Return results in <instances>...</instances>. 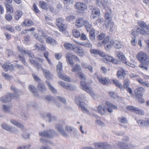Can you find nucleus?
<instances>
[{
	"label": "nucleus",
	"instance_id": "obj_1",
	"mask_svg": "<svg viewBox=\"0 0 149 149\" xmlns=\"http://www.w3.org/2000/svg\"><path fill=\"white\" fill-rule=\"evenodd\" d=\"M79 78L82 81H81V88L84 90L86 92L88 93L93 97L95 96L91 87L86 84V83L83 81L86 79L85 75L83 73L79 72L77 74Z\"/></svg>",
	"mask_w": 149,
	"mask_h": 149
},
{
	"label": "nucleus",
	"instance_id": "obj_2",
	"mask_svg": "<svg viewBox=\"0 0 149 149\" xmlns=\"http://www.w3.org/2000/svg\"><path fill=\"white\" fill-rule=\"evenodd\" d=\"M65 57L67 59L68 63L72 66L71 71L73 72H75L77 74L79 72H80L82 70L81 68L80 65L78 64H75L74 66H73L74 64V62L73 60H71L72 58H76V59H78L77 57L75 55H73L71 54L68 53L66 54Z\"/></svg>",
	"mask_w": 149,
	"mask_h": 149
},
{
	"label": "nucleus",
	"instance_id": "obj_3",
	"mask_svg": "<svg viewBox=\"0 0 149 149\" xmlns=\"http://www.w3.org/2000/svg\"><path fill=\"white\" fill-rule=\"evenodd\" d=\"M106 105L109 108H106L105 106L103 104H100L97 107V112L102 115L104 114L108 111L109 112L112 113L113 112L112 109H117L116 106L112 104L111 103L107 102Z\"/></svg>",
	"mask_w": 149,
	"mask_h": 149
},
{
	"label": "nucleus",
	"instance_id": "obj_4",
	"mask_svg": "<svg viewBox=\"0 0 149 149\" xmlns=\"http://www.w3.org/2000/svg\"><path fill=\"white\" fill-rule=\"evenodd\" d=\"M136 57L141 63L139 66L141 68L147 70L148 69L147 67L144 65L148 64L149 62L148 58L146 54L143 52H140L137 54Z\"/></svg>",
	"mask_w": 149,
	"mask_h": 149
},
{
	"label": "nucleus",
	"instance_id": "obj_5",
	"mask_svg": "<svg viewBox=\"0 0 149 149\" xmlns=\"http://www.w3.org/2000/svg\"><path fill=\"white\" fill-rule=\"evenodd\" d=\"M138 24L140 27H138L135 31L136 33L145 35L148 34V31H146L145 29L148 30L149 31V24L147 26L144 22L142 21H138Z\"/></svg>",
	"mask_w": 149,
	"mask_h": 149
},
{
	"label": "nucleus",
	"instance_id": "obj_6",
	"mask_svg": "<svg viewBox=\"0 0 149 149\" xmlns=\"http://www.w3.org/2000/svg\"><path fill=\"white\" fill-rule=\"evenodd\" d=\"M56 68L57 71L58 73V76L59 78L67 81H70V79L69 77L62 74V68L61 63H59L56 66Z\"/></svg>",
	"mask_w": 149,
	"mask_h": 149
},
{
	"label": "nucleus",
	"instance_id": "obj_7",
	"mask_svg": "<svg viewBox=\"0 0 149 149\" xmlns=\"http://www.w3.org/2000/svg\"><path fill=\"white\" fill-rule=\"evenodd\" d=\"M114 42L113 41L110 40L109 37L107 36L102 41L101 45H104V48L107 51H108L113 45Z\"/></svg>",
	"mask_w": 149,
	"mask_h": 149
},
{
	"label": "nucleus",
	"instance_id": "obj_8",
	"mask_svg": "<svg viewBox=\"0 0 149 149\" xmlns=\"http://www.w3.org/2000/svg\"><path fill=\"white\" fill-rule=\"evenodd\" d=\"M55 134V131L52 130H48L40 132L39 135L43 137L47 138H52Z\"/></svg>",
	"mask_w": 149,
	"mask_h": 149
},
{
	"label": "nucleus",
	"instance_id": "obj_9",
	"mask_svg": "<svg viewBox=\"0 0 149 149\" xmlns=\"http://www.w3.org/2000/svg\"><path fill=\"white\" fill-rule=\"evenodd\" d=\"M58 84L63 88L67 90L74 91L76 88V87L74 85L68 83H65L61 81L58 82Z\"/></svg>",
	"mask_w": 149,
	"mask_h": 149
},
{
	"label": "nucleus",
	"instance_id": "obj_10",
	"mask_svg": "<svg viewBox=\"0 0 149 149\" xmlns=\"http://www.w3.org/2000/svg\"><path fill=\"white\" fill-rule=\"evenodd\" d=\"M116 54L118 58L120 60L122 61L123 63L131 67H133L134 65L133 64L126 61V58L122 52L120 51L117 52Z\"/></svg>",
	"mask_w": 149,
	"mask_h": 149
},
{
	"label": "nucleus",
	"instance_id": "obj_11",
	"mask_svg": "<svg viewBox=\"0 0 149 149\" xmlns=\"http://www.w3.org/2000/svg\"><path fill=\"white\" fill-rule=\"evenodd\" d=\"M116 54L118 58L120 60L122 61L123 63L131 67H133L134 65L133 64L126 61V58L122 52L120 51L117 52Z\"/></svg>",
	"mask_w": 149,
	"mask_h": 149
},
{
	"label": "nucleus",
	"instance_id": "obj_12",
	"mask_svg": "<svg viewBox=\"0 0 149 149\" xmlns=\"http://www.w3.org/2000/svg\"><path fill=\"white\" fill-rule=\"evenodd\" d=\"M116 54L118 58L120 60L122 61L123 63L131 67H133L134 65L133 64L126 61V58L122 52L120 51L117 52Z\"/></svg>",
	"mask_w": 149,
	"mask_h": 149
},
{
	"label": "nucleus",
	"instance_id": "obj_13",
	"mask_svg": "<svg viewBox=\"0 0 149 149\" xmlns=\"http://www.w3.org/2000/svg\"><path fill=\"white\" fill-rule=\"evenodd\" d=\"M76 102L79 107L81 109L83 112H86L88 114H90L89 111L86 107V105L84 102L80 101L79 100H77Z\"/></svg>",
	"mask_w": 149,
	"mask_h": 149
},
{
	"label": "nucleus",
	"instance_id": "obj_14",
	"mask_svg": "<svg viewBox=\"0 0 149 149\" xmlns=\"http://www.w3.org/2000/svg\"><path fill=\"white\" fill-rule=\"evenodd\" d=\"M95 146L96 148L99 149H110L112 147L111 145L107 142L96 143Z\"/></svg>",
	"mask_w": 149,
	"mask_h": 149
},
{
	"label": "nucleus",
	"instance_id": "obj_15",
	"mask_svg": "<svg viewBox=\"0 0 149 149\" xmlns=\"http://www.w3.org/2000/svg\"><path fill=\"white\" fill-rule=\"evenodd\" d=\"M13 93H8L6 95L3 96L0 99V100L3 103H7L10 102L12 98L14 96Z\"/></svg>",
	"mask_w": 149,
	"mask_h": 149
},
{
	"label": "nucleus",
	"instance_id": "obj_16",
	"mask_svg": "<svg viewBox=\"0 0 149 149\" xmlns=\"http://www.w3.org/2000/svg\"><path fill=\"white\" fill-rule=\"evenodd\" d=\"M126 109L127 110L134 112L137 113L141 115H144V112L143 111L133 106H127L126 107Z\"/></svg>",
	"mask_w": 149,
	"mask_h": 149
},
{
	"label": "nucleus",
	"instance_id": "obj_17",
	"mask_svg": "<svg viewBox=\"0 0 149 149\" xmlns=\"http://www.w3.org/2000/svg\"><path fill=\"white\" fill-rule=\"evenodd\" d=\"M128 145L122 142L119 141L114 146L115 149H128Z\"/></svg>",
	"mask_w": 149,
	"mask_h": 149
},
{
	"label": "nucleus",
	"instance_id": "obj_18",
	"mask_svg": "<svg viewBox=\"0 0 149 149\" xmlns=\"http://www.w3.org/2000/svg\"><path fill=\"white\" fill-rule=\"evenodd\" d=\"M95 77L96 76L97 79L102 84L106 85L109 82V79L107 77H102L100 76H98L96 73H95Z\"/></svg>",
	"mask_w": 149,
	"mask_h": 149
},
{
	"label": "nucleus",
	"instance_id": "obj_19",
	"mask_svg": "<svg viewBox=\"0 0 149 149\" xmlns=\"http://www.w3.org/2000/svg\"><path fill=\"white\" fill-rule=\"evenodd\" d=\"M56 128L58 132L62 135L64 137H68V135L65 131L62 125L57 124L56 125Z\"/></svg>",
	"mask_w": 149,
	"mask_h": 149
},
{
	"label": "nucleus",
	"instance_id": "obj_20",
	"mask_svg": "<svg viewBox=\"0 0 149 149\" xmlns=\"http://www.w3.org/2000/svg\"><path fill=\"white\" fill-rule=\"evenodd\" d=\"M1 127L4 130L9 131L11 132H14V129L10 126L8 124L5 123H3L1 124Z\"/></svg>",
	"mask_w": 149,
	"mask_h": 149
},
{
	"label": "nucleus",
	"instance_id": "obj_21",
	"mask_svg": "<svg viewBox=\"0 0 149 149\" xmlns=\"http://www.w3.org/2000/svg\"><path fill=\"white\" fill-rule=\"evenodd\" d=\"M42 70L43 72V74L47 79L50 80L53 78V75L50 73L49 71L43 68H42Z\"/></svg>",
	"mask_w": 149,
	"mask_h": 149
},
{
	"label": "nucleus",
	"instance_id": "obj_22",
	"mask_svg": "<svg viewBox=\"0 0 149 149\" xmlns=\"http://www.w3.org/2000/svg\"><path fill=\"white\" fill-rule=\"evenodd\" d=\"M125 71L123 68L119 69L117 72V76L119 78H123L125 75Z\"/></svg>",
	"mask_w": 149,
	"mask_h": 149
},
{
	"label": "nucleus",
	"instance_id": "obj_23",
	"mask_svg": "<svg viewBox=\"0 0 149 149\" xmlns=\"http://www.w3.org/2000/svg\"><path fill=\"white\" fill-rule=\"evenodd\" d=\"M74 7L77 10H84L86 8V5L81 2H77Z\"/></svg>",
	"mask_w": 149,
	"mask_h": 149
},
{
	"label": "nucleus",
	"instance_id": "obj_24",
	"mask_svg": "<svg viewBox=\"0 0 149 149\" xmlns=\"http://www.w3.org/2000/svg\"><path fill=\"white\" fill-rule=\"evenodd\" d=\"M74 51L80 56H82L84 55V52L83 49L81 47H75Z\"/></svg>",
	"mask_w": 149,
	"mask_h": 149
},
{
	"label": "nucleus",
	"instance_id": "obj_25",
	"mask_svg": "<svg viewBox=\"0 0 149 149\" xmlns=\"http://www.w3.org/2000/svg\"><path fill=\"white\" fill-rule=\"evenodd\" d=\"M85 21L82 18H78L76 22V26L77 28L81 27L84 25Z\"/></svg>",
	"mask_w": 149,
	"mask_h": 149
},
{
	"label": "nucleus",
	"instance_id": "obj_26",
	"mask_svg": "<svg viewBox=\"0 0 149 149\" xmlns=\"http://www.w3.org/2000/svg\"><path fill=\"white\" fill-rule=\"evenodd\" d=\"M99 15V9L97 8H94L92 11L91 17L94 19L95 17L98 16Z\"/></svg>",
	"mask_w": 149,
	"mask_h": 149
},
{
	"label": "nucleus",
	"instance_id": "obj_27",
	"mask_svg": "<svg viewBox=\"0 0 149 149\" xmlns=\"http://www.w3.org/2000/svg\"><path fill=\"white\" fill-rule=\"evenodd\" d=\"M90 52L91 53L95 55L98 54L101 56H105V54L103 52L97 49H91L90 50Z\"/></svg>",
	"mask_w": 149,
	"mask_h": 149
},
{
	"label": "nucleus",
	"instance_id": "obj_28",
	"mask_svg": "<svg viewBox=\"0 0 149 149\" xmlns=\"http://www.w3.org/2000/svg\"><path fill=\"white\" fill-rule=\"evenodd\" d=\"M5 71H7L9 70H12L13 69V65L10 63H4L2 65Z\"/></svg>",
	"mask_w": 149,
	"mask_h": 149
},
{
	"label": "nucleus",
	"instance_id": "obj_29",
	"mask_svg": "<svg viewBox=\"0 0 149 149\" xmlns=\"http://www.w3.org/2000/svg\"><path fill=\"white\" fill-rule=\"evenodd\" d=\"M3 110L7 113H10L11 112V109L12 106L10 104H3L2 106Z\"/></svg>",
	"mask_w": 149,
	"mask_h": 149
},
{
	"label": "nucleus",
	"instance_id": "obj_30",
	"mask_svg": "<svg viewBox=\"0 0 149 149\" xmlns=\"http://www.w3.org/2000/svg\"><path fill=\"white\" fill-rule=\"evenodd\" d=\"M29 90L32 93L33 95L36 97H38L37 91L35 87L33 85H30L28 87Z\"/></svg>",
	"mask_w": 149,
	"mask_h": 149
},
{
	"label": "nucleus",
	"instance_id": "obj_31",
	"mask_svg": "<svg viewBox=\"0 0 149 149\" xmlns=\"http://www.w3.org/2000/svg\"><path fill=\"white\" fill-rule=\"evenodd\" d=\"M46 42L51 45H54L57 44L56 41L52 37H48L46 38Z\"/></svg>",
	"mask_w": 149,
	"mask_h": 149
},
{
	"label": "nucleus",
	"instance_id": "obj_32",
	"mask_svg": "<svg viewBox=\"0 0 149 149\" xmlns=\"http://www.w3.org/2000/svg\"><path fill=\"white\" fill-rule=\"evenodd\" d=\"M11 89L14 91V93H13L14 94V95L13 97H15L16 98H17L18 96L21 95L23 93L22 91L18 90L14 87H12Z\"/></svg>",
	"mask_w": 149,
	"mask_h": 149
},
{
	"label": "nucleus",
	"instance_id": "obj_33",
	"mask_svg": "<svg viewBox=\"0 0 149 149\" xmlns=\"http://www.w3.org/2000/svg\"><path fill=\"white\" fill-rule=\"evenodd\" d=\"M38 90L41 93H44L46 90L45 85L42 83H40L38 84Z\"/></svg>",
	"mask_w": 149,
	"mask_h": 149
},
{
	"label": "nucleus",
	"instance_id": "obj_34",
	"mask_svg": "<svg viewBox=\"0 0 149 149\" xmlns=\"http://www.w3.org/2000/svg\"><path fill=\"white\" fill-rule=\"evenodd\" d=\"M89 39L92 42L95 41V31L94 29H91L90 30L89 33Z\"/></svg>",
	"mask_w": 149,
	"mask_h": 149
},
{
	"label": "nucleus",
	"instance_id": "obj_35",
	"mask_svg": "<svg viewBox=\"0 0 149 149\" xmlns=\"http://www.w3.org/2000/svg\"><path fill=\"white\" fill-rule=\"evenodd\" d=\"M39 37L37 40L40 42L43 43L44 42V38L46 37V34L42 32H40L38 33Z\"/></svg>",
	"mask_w": 149,
	"mask_h": 149
},
{
	"label": "nucleus",
	"instance_id": "obj_36",
	"mask_svg": "<svg viewBox=\"0 0 149 149\" xmlns=\"http://www.w3.org/2000/svg\"><path fill=\"white\" fill-rule=\"evenodd\" d=\"M45 116L48 119V122L49 123L52 121H54L56 120V118L55 117L49 113L45 114Z\"/></svg>",
	"mask_w": 149,
	"mask_h": 149
},
{
	"label": "nucleus",
	"instance_id": "obj_37",
	"mask_svg": "<svg viewBox=\"0 0 149 149\" xmlns=\"http://www.w3.org/2000/svg\"><path fill=\"white\" fill-rule=\"evenodd\" d=\"M81 65L83 68L85 69H88L91 72H93V67L91 65L83 62L81 63Z\"/></svg>",
	"mask_w": 149,
	"mask_h": 149
},
{
	"label": "nucleus",
	"instance_id": "obj_38",
	"mask_svg": "<svg viewBox=\"0 0 149 149\" xmlns=\"http://www.w3.org/2000/svg\"><path fill=\"white\" fill-rule=\"evenodd\" d=\"M137 81L142 85L146 87H149V82L147 81H143L142 79H137Z\"/></svg>",
	"mask_w": 149,
	"mask_h": 149
},
{
	"label": "nucleus",
	"instance_id": "obj_39",
	"mask_svg": "<svg viewBox=\"0 0 149 149\" xmlns=\"http://www.w3.org/2000/svg\"><path fill=\"white\" fill-rule=\"evenodd\" d=\"M64 47L65 49L70 50H74L75 47V46L73 45L72 44L67 43H65Z\"/></svg>",
	"mask_w": 149,
	"mask_h": 149
},
{
	"label": "nucleus",
	"instance_id": "obj_40",
	"mask_svg": "<svg viewBox=\"0 0 149 149\" xmlns=\"http://www.w3.org/2000/svg\"><path fill=\"white\" fill-rule=\"evenodd\" d=\"M45 83L47 85L51 91L54 94L56 93H57L56 90L50 83L48 81H46L45 82Z\"/></svg>",
	"mask_w": 149,
	"mask_h": 149
},
{
	"label": "nucleus",
	"instance_id": "obj_41",
	"mask_svg": "<svg viewBox=\"0 0 149 149\" xmlns=\"http://www.w3.org/2000/svg\"><path fill=\"white\" fill-rule=\"evenodd\" d=\"M76 42L80 45L86 47L88 48H91L92 47V45L90 42L81 43H79V42Z\"/></svg>",
	"mask_w": 149,
	"mask_h": 149
},
{
	"label": "nucleus",
	"instance_id": "obj_42",
	"mask_svg": "<svg viewBox=\"0 0 149 149\" xmlns=\"http://www.w3.org/2000/svg\"><path fill=\"white\" fill-rule=\"evenodd\" d=\"M144 90L143 87H140L138 88L137 89V91L135 92V94L136 97L141 96H142V94L141 92H142Z\"/></svg>",
	"mask_w": 149,
	"mask_h": 149
},
{
	"label": "nucleus",
	"instance_id": "obj_43",
	"mask_svg": "<svg viewBox=\"0 0 149 149\" xmlns=\"http://www.w3.org/2000/svg\"><path fill=\"white\" fill-rule=\"evenodd\" d=\"M23 24L24 26H30L33 25V21L28 20L26 19L22 23Z\"/></svg>",
	"mask_w": 149,
	"mask_h": 149
},
{
	"label": "nucleus",
	"instance_id": "obj_44",
	"mask_svg": "<svg viewBox=\"0 0 149 149\" xmlns=\"http://www.w3.org/2000/svg\"><path fill=\"white\" fill-rule=\"evenodd\" d=\"M22 15V12L20 11L17 10L15 13V18L16 20H18Z\"/></svg>",
	"mask_w": 149,
	"mask_h": 149
},
{
	"label": "nucleus",
	"instance_id": "obj_45",
	"mask_svg": "<svg viewBox=\"0 0 149 149\" xmlns=\"http://www.w3.org/2000/svg\"><path fill=\"white\" fill-rule=\"evenodd\" d=\"M137 33H136V31L132 33V34L133 35V36L132 37V40L131 41V43L133 45H135L136 43V37L134 35Z\"/></svg>",
	"mask_w": 149,
	"mask_h": 149
},
{
	"label": "nucleus",
	"instance_id": "obj_46",
	"mask_svg": "<svg viewBox=\"0 0 149 149\" xmlns=\"http://www.w3.org/2000/svg\"><path fill=\"white\" fill-rule=\"evenodd\" d=\"M114 42V46L116 48L119 49L122 47L123 45L122 43L118 40H115Z\"/></svg>",
	"mask_w": 149,
	"mask_h": 149
},
{
	"label": "nucleus",
	"instance_id": "obj_47",
	"mask_svg": "<svg viewBox=\"0 0 149 149\" xmlns=\"http://www.w3.org/2000/svg\"><path fill=\"white\" fill-rule=\"evenodd\" d=\"M105 17L108 23L110 24L112 20L110 14L108 13H106L105 15Z\"/></svg>",
	"mask_w": 149,
	"mask_h": 149
},
{
	"label": "nucleus",
	"instance_id": "obj_48",
	"mask_svg": "<svg viewBox=\"0 0 149 149\" xmlns=\"http://www.w3.org/2000/svg\"><path fill=\"white\" fill-rule=\"evenodd\" d=\"M112 81L117 87L120 88L121 89H122V84L117 80L113 79L112 80Z\"/></svg>",
	"mask_w": 149,
	"mask_h": 149
},
{
	"label": "nucleus",
	"instance_id": "obj_49",
	"mask_svg": "<svg viewBox=\"0 0 149 149\" xmlns=\"http://www.w3.org/2000/svg\"><path fill=\"white\" fill-rule=\"evenodd\" d=\"M6 8L8 12H9L10 13L13 12V9L11 5L9 4H6Z\"/></svg>",
	"mask_w": 149,
	"mask_h": 149
},
{
	"label": "nucleus",
	"instance_id": "obj_50",
	"mask_svg": "<svg viewBox=\"0 0 149 149\" xmlns=\"http://www.w3.org/2000/svg\"><path fill=\"white\" fill-rule=\"evenodd\" d=\"M87 31H88L91 28V24L89 23L87 21H85L84 24Z\"/></svg>",
	"mask_w": 149,
	"mask_h": 149
},
{
	"label": "nucleus",
	"instance_id": "obj_51",
	"mask_svg": "<svg viewBox=\"0 0 149 149\" xmlns=\"http://www.w3.org/2000/svg\"><path fill=\"white\" fill-rule=\"evenodd\" d=\"M102 57H104L103 58V60L104 62H106L107 61L111 62L113 59V58L111 57L106 55L105 54L104 56H103Z\"/></svg>",
	"mask_w": 149,
	"mask_h": 149
},
{
	"label": "nucleus",
	"instance_id": "obj_52",
	"mask_svg": "<svg viewBox=\"0 0 149 149\" xmlns=\"http://www.w3.org/2000/svg\"><path fill=\"white\" fill-rule=\"evenodd\" d=\"M39 5L43 9L47 10V4L44 1H40L39 2Z\"/></svg>",
	"mask_w": 149,
	"mask_h": 149
},
{
	"label": "nucleus",
	"instance_id": "obj_53",
	"mask_svg": "<svg viewBox=\"0 0 149 149\" xmlns=\"http://www.w3.org/2000/svg\"><path fill=\"white\" fill-rule=\"evenodd\" d=\"M119 121L121 123L125 124L127 123V120L126 118L124 117H120L118 118Z\"/></svg>",
	"mask_w": 149,
	"mask_h": 149
},
{
	"label": "nucleus",
	"instance_id": "obj_54",
	"mask_svg": "<svg viewBox=\"0 0 149 149\" xmlns=\"http://www.w3.org/2000/svg\"><path fill=\"white\" fill-rule=\"evenodd\" d=\"M96 3L97 6L100 7L104 8H105L106 5L104 4L101 0H97L96 2Z\"/></svg>",
	"mask_w": 149,
	"mask_h": 149
},
{
	"label": "nucleus",
	"instance_id": "obj_55",
	"mask_svg": "<svg viewBox=\"0 0 149 149\" xmlns=\"http://www.w3.org/2000/svg\"><path fill=\"white\" fill-rule=\"evenodd\" d=\"M109 94L110 96L113 99H116L118 98V97L117 94H115L113 91H110L109 92Z\"/></svg>",
	"mask_w": 149,
	"mask_h": 149
},
{
	"label": "nucleus",
	"instance_id": "obj_56",
	"mask_svg": "<svg viewBox=\"0 0 149 149\" xmlns=\"http://www.w3.org/2000/svg\"><path fill=\"white\" fill-rule=\"evenodd\" d=\"M58 26L59 31L62 32H63L66 28V25L63 24H61L59 26Z\"/></svg>",
	"mask_w": 149,
	"mask_h": 149
},
{
	"label": "nucleus",
	"instance_id": "obj_57",
	"mask_svg": "<svg viewBox=\"0 0 149 149\" xmlns=\"http://www.w3.org/2000/svg\"><path fill=\"white\" fill-rule=\"evenodd\" d=\"M73 36L76 38H78L80 36V33L78 31L74 30L73 31Z\"/></svg>",
	"mask_w": 149,
	"mask_h": 149
},
{
	"label": "nucleus",
	"instance_id": "obj_58",
	"mask_svg": "<svg viewBox=\"0 0 149 149\" xmlns=\"http://www.w3.org/2000/svg\"><path fill=\"white\" fill-rule=\"evenodd\" d=\"M106 35L104 33H101L97 36V38L98 40H102L104 38Z\"/></svg>",
	"mask_w": 149,
	"mask_h": 149
},
{
	"label": "nucleus",
	"instance_id": "obj_59",
	"mask_svg": "<svg viewBox=\"0 0 149 149\" xmlns=\"http://www.w3.org/2000/svg\"><path fill=\"white\" fill-rule=\"evenodd\" d=\"M35 47H36V50H40L41 51H45V47L43 45H41L40 47L36 45H35Z\"/></svg>",
	"mask_w": 149,
	"mask_h": 149
},
{
	"label": "nucleus",
	"instance_id": "obj_60",
	"mask_svg": "<svg viewBox=\"0 0 149 149\" xmlns=\"http://www.w3.org/2000/svg\"><path fill=\"white\" fill-rule=\"evenodd\" d=\"M56 98L60 102H61L65 104H66V100L64 97L59 96H57Z\"/></svg>",
	"mask_w": 149,
	"mask_h": 149
},
{
	"label": "nucleus",
	"instance_id": "obj_61",
	"mask_svg": "<svg viewBox=\"0 0 149 149\" xmlns=\"http://www.w3.org/2000/svg\"><path fill=\"white\" fill-rule=\"evenodd\" d=\"M49 53L47 51L45 52L43 54L44 57L46 59H47V62L51 64V63L49 59L48 58V56L49 55Z\"/></svg>",
	"mask_w": 149,
	"mask_h": 149
},
{
	"label": "nucleus",
	"instance_id": "obj_62",
	"mask_svg": "<svg viewBox=\"0 0 149 149\" xmlns=\"http://www.w3.org/2000/svg\"><path fill=\"white\" fill-rule=\"evenodd\" d=\"M18 50L21 52L22 53L24 54H26V51L27 50H25L23 47H21L18 46L17 47Z\"/></svg>",
	"mask_w": 149,
	"mask_h": 149
},
{
	"label": "nucleus",
	"instance_id": "obj_63",
	"mask_svg": "<svg viewBox=\"0 0 149 149\" xmlns=\"http://www.w3.org/2000/svg\"><path fill=\"white\" fill-rule=\"evenodd\" d=\"M86 98V97L84 95H81L79 96H77L76 97L75 101L76 102L77 100H79L80 101H81V100H84Z\"/></svg>",
	"mask_w": 149,
	"mask_h": 149
},
{
	"label": "nucleus",
	"instance_id": "obj_64",
	"mask_svg": "<svg viewBox=\"0 0 149 149\" xmlns=\"http://www.w3.org/2000/svg\"><path fill=\"white\" fill-rule=\"evenodd\" d=\"M130 81L128 79H126L124 81V86L125 88H127L128 87Z\"/></svg>",
	"mask_w": 149,
	"mask_h": 149
}]
</instances>
